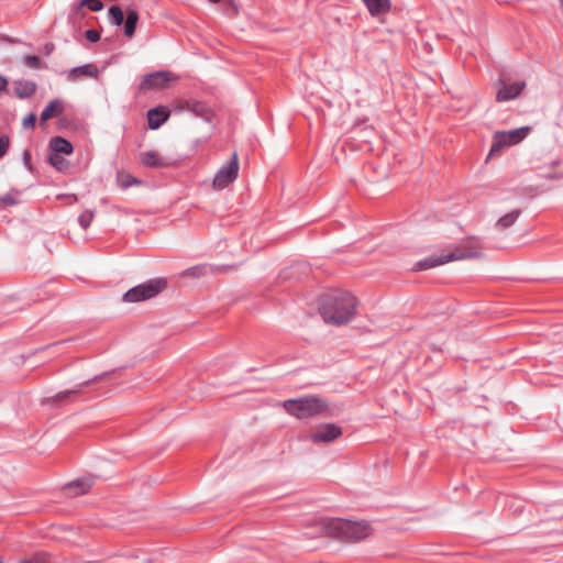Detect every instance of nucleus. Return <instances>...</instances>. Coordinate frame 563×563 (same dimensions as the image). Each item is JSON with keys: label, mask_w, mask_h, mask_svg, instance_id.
Segmentation results:
<instances>
[{"label": "nucleus", "mask_w": 563, "mask_h": 563, "mask_svg": "<svg viewBox=\"0 0 563 563\" xmlns=\"http://www.w3.org/2000/svg\"><path fill=\"white\" fill-rule=\"evenodd\" d=\"M317 533L344 542H358L368 538L373 528L365 520L352 521L342 518H322L314 521Z\"/></svg>", "instance_id": "1"}, {"label": "nucleus", "mask_w": 563, "mask_h": 563, "mask_svg": "<svg viewBox=\"0 0 563 563\" xmlns=\"http://www.w3.org/2000/svg\"><path fill=\"white\" fill-rule=\"evenodd\" d=\"M84 7L88 8L92 12H98L103 9V3L101 0H80L79 2L73 4L69 19L78 16Z\"/></svg>", "instance_id": "23"}, {"label": "nucleus", "mask_w": 563, "mask_h": 563, "mask_svg": "<svg viewBox=\"0 0 563 563\" xmlns=\"http://www.w3.org/2000/svg\"><path fill=\"white\" fill-rule=\"evenodd\" d=\"M530 132L529 126H521L510 131H496L493 135L492 146L486 159L499 156L503 151L520 143Z\"/></svg>", "instance_id": "4"}, {"label": "nucleus", "mask_w": 563, "mask_h": 563, "mask_svg": "<svg viewBox=\"0 0 563 563\" xmlns=\"http://www.w3.org/2000/svg\"><path fill=\"white\" fill-rule=\"evenodd\" d=\"M36 124V115L34 113H29L23 119V128L24 129H34Z\"/></svg>", "instance_id": "33"}, {"label": "nucleus", "mask_w": 563, "mask_h": 563, "mask_svg": "<svg viewBox=\"0 0 563 563\" xmlns=\"http://www.w3.org/2000/svg\"><path fill=\"white\" fill-rule=\"evenodd\" d=\"M117 181L122 189H128L131 186L142 184L141 179H139V178L134 177L133 175H131L130 173H126L123 170L118 172Z\"/></svg>", "instance_id": "25"}, {"label": "nucleus", "mask_w": 563, "mask_h": 563, "mask_svg": "<svg viewBox=\"0 0 563 563\" xmlns=\"http://www.w3.org/2000/svg\"><path fill=\"white\" fill-rule=\"evenodd\" d=\"M521 210L520 209H514L510 212L504 214L500 217L496 222V228L500 230H505L510 228L517 219L520 217Z\"/></svg>", "instance_id": "24"}, {"label": "nucleus", "mask_w": 563, "mask_h": 563, "mask_svg": "<svg viewBox=\"0 0 563 563\" xmlns=\"http://www.w3.org/2000/svg\"><path fill=\"white\" fill-rule=\"evenodd\" d=\"M239 174V159L238 154L233 153L231 159L223 165L213 178V186L223 189L232 184Z\"/></svg>", "instance_id": "7"}, {"label": "nucleus", "mask_w": 563, "mask_h": 563, "mask_svg": "<svg viewBox=\"0 0 563 563\" xmlns=\"http://www.w3.org/2000/svg\"><path fill=\"white\" fill-rule=\"evenodd\" d=\"M109 15H110L111 23L117 26H120L121 24H123L124 19H125L124 11L118 5H113L109 9Z\"/></svg>", "instance_id": "26"}, {"label": "nucleus", "mask_w": 563, "mask_h": 563, "mask_svg": "<svg viewBox=\"0 0 563 563\" xmlns=\"http://www.w3.org/2000/svg\"><path fill=\"white\" fill-rule=\"evenodd\" d=\"M342 435V429L334 423H325L319 426L316 431L310 434V439L314 443L332 442Z\"/></svg>", "instance_id": "12"}, {"label": "nucleus", "mask_w": 563, "mask_h": 563, "mask_svg": "<svg viewBox=\"0 0 563 563\" xmlns=\"http://www.w3.org/2000/svg\"><path fill=\"white\" fill-rule=\"evenodd\" d=\"M284 409L298 419H309L328 410L327 402L317 396L288 399L283 402Z\"/></svg>", "instance_id": "3"}, {"label": "nucleus", "mask_w": 563, "mask_h": 563, "mask_svg": "<svg viewBox=\"0 0 563 563\" xmlns=\"http://www.w3.org/2000/svg\"><path fill=\"white\" fill-rule=\"evenodd\" d=\"M249 552H250V554L243 556L244 560H258V558L256 555V553H257L256 550L251 549V550H249Z\"/></svg>", "instance_id": "39"}, {"label": "nucleus", "mask_w": 563, "mask_h": 563, "mask_svg": "<svg viewBox=\"0 0 563 563\" xmlns=\"http://www.w3.org/2000/svg\"><path fill=\"white\" fill-rule=\"evenodd\" d=\"M497 85L499 86L496 91L497 102L514 100L517 97H519L523 89L526 88V81L523 80L510 82L505 79H499Z\"/></svg>", "instance_id": "10"}, {"label": "nucleus", "mask_w": 563, "mask_h": 563, "mask_svg": "<svg viewBox=\"0 0 563 563\" xmlns=\"http://www.w3.org/2000/svg\"><path fill=\"white\" fill-rule=\"evenodd\" d=\"M456 253L457 246L448 251H440V253L431 254L430 256L417 262L415 268L416 271H426L455 261L457 260Z\"/></svg>", "instance_id": "8"}, {"label": "nucleus", "mask_w": 563, "mask_h": 563, "mask_svg": "<svg viewBox=\"0 0 563 563\" xmlns=\"http://www.w3.org/2000/svg\"><path fill=\"white\" fill-rule=\"evenodd\" d=\"M95 212L92 210H85L82 213L79 214L78 223L84 230H87L91 224Z\"/></svg>", "instance_id": "30"}, {"label": "nucleus", "mask_w": 563, "mask_h": 563, "mask_svg": "<svg viewBox=\"0 0 563 563\" xmlns=\"http://www.w3.org/2000/svg\"><path fill=\"white\" fill-rule=\"evenodd\" d=\"M10 148V137L4 134L0 136V158H2Z\"/></svg>", "instance_id": "32"}, {"label": "nucleus", "mask_w": 563, "mask_h": 563, "mask_svg": "<svg viewBox=\"0 0 563 563\" xmlns=\"http://www.w3.org/2000/svg\"><path fill=\"white\" fill-rule=\"evenodd\" d=\"M357 305L352 294L334 291L322 296L319 311L327 323L342 325L354 318Z\"/></svg>", "instance_id": "2"}, {"label": "nucleus", "mask_w": 563, "mask_h": 563, "mask_svg": "<svg viewBox=\"0 0 563 563\" xmlns=\"http://www.w3.org/2000/svg\"><path fill=\"white\" fill-rule=\"evenodd\" d=\"M167 288L166 278L159 277L150 279L143 284H140L131 289H129L123 295V301L125 302H139L143 300H148L156 297L163 290Z\"/></svg>", "instance_id": "5"}, {"label": "nucleus", "mask_w": 563, "mask_h": 563, "mask_svg": "<svg viewBox=\"0 0 563 563\" xmlns=\"http://www.w3.org/2000/svg\"><path fill=\"white\" fill-rule=\"evenodd\" d=\"M170 112L162 106L147 111V125L151 130L159 129L168 119Z\"/></svg>", "instance_id": "16"}, {"label": "nucleus", "mask_w": 563, "mask_h": 563, "mask_svg": "<svg viewBox=\"0 0 563 563\" xmlns=\"http://www.w3.org/2000/svg\"><path fill=\"white\" fill-rule=\"evenodd\" d=\"M23 161H24L26 166H30V164H31V154H30V152L25 151L23 153Z\"/></svg>", "instance_id": "40"}, {"label": "nucleus", "mask_w": 563, "mask_h": 563, "mask_svg": "<svg viewBox=\"0 0 563 563\" xmlns=\"http://www.w3.org/2000/svg\"><path fill=\"white\" fill-rule=\"evenodd\" d=\"M48 162L52 166H54L57 170L63 172L68 166L67 161L60 155L56 153H49Z\"/></svg>", "instance_id": "27"}, {"label": "nucleus", "mask_w": 563, "mask_h": 563, "mask_svg": "<svg viewBox=\"0 0 563 563\" xmlns=\"http://www.w3.org/2000/svg\"><path fill=\"white\" fill-rule=\"evenodd\" d=\"M8 89V80L5 77L0 75V92L7 91Z\"/></svg>", "instance_id": "37"}, {"label": "nucleus", "mask_w": 563, "mask_h": 563, "mask_svg": "<svg viewBox=\"0 0 563 563\" xmlns=\"http://www.w3.org/2000/svg\"><path fill=\"white\" fill-rule=\"evenodd\" d=\"M97 378H93L91 380H86L81 384L76 385L71 389L59 391L52 397H46L43 399L42 404L48 405V406H58L59 404L68 402V401H70L73 396L79 395L85 386H88L91 382H93Z\"/></svg>", "instance_id": "13"}, {"label": "nucleus", "mask_w": 563, "mask_h": 563, "mask_svg": "<svg viewBox=\"0 0 563 563\" xmlns=\"http://www.w3.org/2000/svg\"><path fill=\"white\" fill-rule=\"evenodd\" d=\"M87 41L96 43L100 40V33L97 30L90 29L85 32Z\"/></svg>", "instance_id": "34"}, {"label": "nucleus", "mask_w": 563, "mask_h": 563, "mask_svg": "<svg viewBox=\"0 0 563 563\" xmlns=\"http://www.w3.org/2000/svg\"><path fill=\"white\" fill-rule=\"evenodd\" d=\"M0 202L2 206H13L16 203V200L12 195L7 194L0 197Z\"/></svg>", "instance_id": "35"}, {"label": "nucleus", "mask_w": 563, "mask_h": 563, "mask_svg": "<svg viewBox=\"0 0 563 563\" xmlns=\"http://www.w3.org/2000/svg\"><path fill=\"white\" fill-rule=\"evenodd\" d=\"M98 68L93 64H86L82 66L74 67L68 71V79L70 81H76L80 77H91L97 78L98 77Z\"/></svg>", "instance_id": "19"}, {"label": "nucleus", "mask_w": 563, "mask_h": 563, "mask_svg": "<svg viewBox=\"0 0 563 563\" xmlns=\"http://www.w3.org/2000/svg\"><path fill=\"white\" fill-rule=\"evenodd\" d=\"M0 563H3L2 560H0Z\"/></svg>", "instance_id": "43"}, {"label": "nucleus", "mask_w": 563, "mask_h": 563, "mask_svg": "<svg viewBox=\"0 0 563 563\" xmlns=\"http://www.w3.org/2000/svg\"><path fill=\"white\" fill-rule=\"evenodd\" d=\"M212 3H219L221 0H209Z\"/></svg>", "instance_id": "41"}, {"label": "nucleus", "mask_w": 563, "mask_h": 563, "mask_svg": "<svg viewBox=\"0 0 563 563\" xmlns=\"http://www.w3.org/2000/svg\"><path fill=\"white\" fill-rule=\"evenodd\" d=\"M123 560H132V559H139V555L133 552L123 553L120 555Z\"/></svg>", "instance_id": "38"}, {"label": "nucleus", "mask_w": 563, "mask_h": 563, "mask_svg": "<svg viewBox=\"0 0 563 563\" xmlns=\"http://www.w3.org/2000/svg\"><path fill=\"white\" fill-rule=\"evenodd\" d=\"M484 245L476 236H468L460 241V261L474 260L483 256Z\"/></svg>", "instance_id": "11"}, {"label": "nucleus", "mask_w": 563, "mask_h": 563, "mask_svg": "<svg viewBox=\"0 0 563 563\" xmlns=\"http://www.w3.org/2000/svg\"><path fill=\"white\" fill-rule=\"evenodd\" d=\"M36 84L30 80H18L14 82V93L20 99L32 97L36 91Z\"/></svg>", "instance_id": "22"}, {"label": "nucleus", "mask_w": 563, "mask_h": 563, "mask_svg": "<svg viewBox=\"0 0 563 563\" xmlns=\"http://www.w3.org/2000/svg\"><path fill=\"white\" fill-rule=\"evenodd\" d=\"M73 200H74V201H77V196H75V195H74V196H73Z\"/></svg>", "instance_id": "42"}, {"label": "nucleus", "mask_w": 563, "mask_h": 563, "mask_svg": "<svg viewBox=\"0 0 563 563\" xmlns=\"http://www.w3.org/2000/svg\"><path fill=\"white\" fill-rule=\"evenodd\" d=\"M139 161L147 168H164L170 165L169 162L156 151L141 152Z\"/></svg>", "instance_id": "15"}, {"label": "nucleus", "mask_w": 563, "mask_h": 563, "mask_svg": "<svg viewBox=\"0 0 563 563\" xmlns=\"http://www.w3.org/2000/svg\"><path fill=\"white\" fill-rule=\"evenodd\" d=\"M126 18L124 19V35L129 38L135 34L136 25L140 20V15L134 5H128L125 8Z\"/></svg>", "instance_id": "17"}, {"label": "nucleus", "mask_w": 563, "mask_h": 563, "mask_svg": "<svg viewBox=\"0 0 563 563\" xmlns=\"http://www.w3.org/2000/svg\"><path fill=\"white\" fill-rule=\"evenodd\" d=\"M25 65L31 68H40L42 66V59L36 55H27L24 58Z\"/></svg>", "instance_id": "31"}, {"label": "nucleus", "mask_w": 563, "mask_h": 563, "mask_svg": "<svg viewBox=\"0 0 563 563\" xmlns=\"http://www.w3.org/2000/svg\"><path fill=\"white\" fill-rule=\"evenodd\" d=\"M64 102L60 99L49 101L41 113V124H44L49 119L59 117L64 112Z\"/></svg>", "instance_id": "20"}, {"label": "nucleus", "mask_w": 563, "mask_h": 563, "mask_svg": "<svg viewBox=\"0 0 563 563\" xmlns=\"http://www.w3.org/2000/svg\"><path fill=\"white\" fill-rule=\"evenodd\" d=\"M175 79L173 74L167 70H157L150 74H146L141 84L140 90H153V89H164L168 87V84Z\"/></svg>", "instance_id": "9"}, {"label": "nucleus", "mask_w": 563, "mask_h": 563, "mask_svg": "<svg viewBox=\"0 0 563 563\" xmlns=\"http://www.w3.org/2000/svg\"><path fill=\"white\" fill-rule=\"evenodd\" d=\"M187 109L200 117H207L208 108L203 102L200 101H187Z\"/></svg>", "instance_id": "28"}, {"label": "nucleus", "mask_w": 563, "mask_h": 563, "mask_svg": "<svg viewBox=\"0 0 563 563\" xmlns=\"http://www.w3.org/2000/svg\"><path fill=\"white\" fill-rule=\"evenodd\" d=\"M167 288L166 278L159 277L150 279L143 284H140L131 289H129L123 295V301L125 302H139L143 300H148L156 297L163 290Z\"/></svg>", "instance_id": "6"}, {"label": "nucleus", "mask_w": 563, "mask_h": 563, "mask_svg": "<svg viewBox=\"0 0 563 563\" xmlns=\"http://www.w3.org/2000/svg\"><path fill=\"white\" fill-rule=\"evenodd\" d=\"M51 556L46 552H36L30 558L21 559L18 563H48Z\"/></svg>", "instance_id": "29"}, {"label": "nucleus", "mask_w": 563, "mask_h": 563, "mask_svg": "<svg viewBox=\"0 0 563 563\" xmlns=\"http://www.w3.org/2000/svg\"><path fill=\"white\" fill-rule=\"evenodd\" d=\"M92 485L91 477H81L65 484L63 490L68 497H77L88 493Z\"/></svg>", "instance_id": "14"}, {"label": "nucleus", "mask_w": 563, "mask_h": 563, "mask_svg": "<svg viewBox=\"0 0 563 563\" xmlns=\"http://www.w3.org/2000/svg\"><path fill=\"white\" fill-rule=\"evenodd\" d=\"M372 16L387 14L391 10L390 0H362Z\"/></svg>", "instance_id": "18"}, {"label": "nucleus", "mask_w": 563, "mask_h": 563, "mask_svg": "<svg viewBox=\"0 0 563 563\" xmlns=\"http://www.w3.org/2000/svg\"><path fill=\"white\" fill-rule=\"evenodd\" d=\"M202 269H205V266L191 267L187 271V274L190 276H198Z\"/></svg>", "instance_id": "36"}, {"label": "nucleus", "mask_w": 563, "mask_h": 563, "mask_svg": "<svg viewBox=\"0 0 563 563\" xmlns=\"http://www.w3.org/2000/svg\"><path fill=\"white\" fill-rule=\"evenodd\" d=\"M49 153H56V154H66L70 155L74 151L73 144L62 137V136H54L51 139L48 144Z\"/></svg>", "instance_id": "21"}]
</instances>
